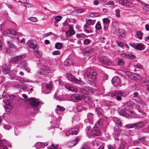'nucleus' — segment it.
<instances>
[{
    "mask_svg": "<svg viewBox=\"0 0 149 149\" xmlns=\"http://www.w3.org/2000/svg\"><path fill=\"white\" fill-rule=\"evenodd\" d=\"M19 64L21 66V68H23L27 72H29L30 71V69L27 67V63L26 61L24 62H20Z\"/></svg>",
    "mask_w": 149,
    "mask_h": 149,
    "instance_id": "14",
    "label": "nucleus"
},
{
    "mask_svg": "<svg viewBox=\"0 0 149 149\" xmlns=\"http://www.w3.org/2000/svg\"><path fill=\"white\" fill-rule=\"evenodd\" d=\"M76 36L79 40H81L84 39L86 37V35L83 34H77Z\"/></svg>",
    "mask_w": 149,
    "mask_h": 149,
    "instance_id": "26",
    "label": "nucleus"
},
{
    "mask_svg": "<svg viewBox=\"0 0 149 149\" xmlns=\"http://www.w3.org/2000/svg\"><path fill=\"white\" fill-rule=\"evenodd\" d=\"M99 61L101 63L105 65H109L111 63L109 59L107 57L105 56L100 57L99 59Z\"/></svg>",
    "mask_w": 149,
    "mask_h": 149,
    "instance_id": "9",
    "label": "nucleus"
},
{
    "mask_svg": "<svg viewBox=\"0 0 149 149\" xmlns=\"http://www.w3.org/2000/svg\"><path fill=\"white\" fill-rule=\"evenodd\" d=\"M69 132H70L72 134H74L76 135L79 132V130L77 128H72L69 130Z\"/></svg>",
    "mask_w": 149,
    "mask_h": 149,
    "instance_id": "21",
    "label": "nucleus"
},
{
    "mask_svg": "<svg viewBox=\"0 0 149 149\" xmlns=\"http://www.w3.org/2000/svg\"><path fill=\"white\" fill-rule=\"evenodd\" d=\"M96 22L95 20L88 19L86 22V23L89 25L92 24L93 25Z\"/></svg>",
    "mask_w": 149,
    "mask_h": 149,
    "instance_id": "30",
    "label": "nucleus"
},
{
    "mask_svg": "<svg viewBox=\"0 0 149 149\" xmlns=\"http://www.w3.org/2000/svg\"><path fill=\"white\" fill-rule=\"evenodd\" d=\"M2 97H4L3 102L5 103V106H7L9 104V103L8 102L9 100L8 99H6V98L5 96L4 97L3 95H2L1 96H0V99H1Z\"/></svg>",
    "mask_w": 149,
    "mask_h": 149,
    "instance_id": "27",
    "label": "nucleus"
},
{
    "mask_svg": "<svg viewBox=\"0 0 149 149\" xmlns=\"http://www.w3.org/2000/svg\"><path fill=\"white\" fill-rule=\"evenodd\" d=\"M113 26L115 27H117L118 26V24L117 22H114L113 23Z\"/></svg>",
    "mask_w": 149,
    "mask_h": 149,
    "instance_id": "63",
    "label": "nucleus"
},
{
    "mask_svg": "<svg viewBox=\"0 0 149 149\" xmlns=\"http://www.w3.org/2000/svg\"><path fill=\"white\" fill-rule=\"evenodd\" d=\"M28 101L30 102L31 108L35 113H37L41 105L44 104L43 102H41L38 99L34 97L29 98L28 99Z\"/></svg>",
    "mask_w": 149,
    "mask_h": 149,
    "instance_id": "1",
    "label": "nucleus"
},
{
    "mask_svg": "<svg viewBox=\"0 0 149 149\" xmlns=\"http://www.w3.org/2000/svg\"><path fill=\"white\" fill-rule=\"evenodd\" d=\"M117 45L119 47H122L123 45V43L121 42L117 41Z\"/></svg>",
    "mask_w": 149,
    "mask_h": 149,
    "instance_id": "58",
    "label": "nucleus"
},
{
    "mask_svg": "<svg viewBox=\"0 0 149 149\" xmlns=\"http://www.w3.org/2000/svg\"><path fill=\"white\" fill-rule=\"evenodd\" d=\"M27 44L30 48L32 49L36 48L38 46L37 42L35 40H31L28 41L27 42Z\"/></svg>",
    "mask_w": 149,
    "mask_h": 149,
    "instance_id": "8",
    "label": "nucleus"
},
{
    "mask_svg": "<svg viewBox=\"0 0 149 149\" xmlns=\"http://www.w3.org/2000/svg\"><path fill=\"white\" fill-rule=\"evenodd\" d=\"M134 66L137 68L139 69H142V66L141 65L139 64H137L136 65H134Z\"/></svg>",
    "mask_w": 149,
    "mask_h": 149,
    "instance_id": "59",
    "label": "nucleus"
},
{
    "mask_svg": "<svg viewBox=\"0 0 149 149\" xmlns=\"http://www.w3.org/2000/svg\"><path fill=\"white\" fill-rule=\"evenodd\" d=\"M62 45V43L61 42H57L55 45V47L56 49H60L61 48Z\"/></svg>",
    "mask_w": 149,
    "mask_h": 149,
    "instance_id": "37",
    "label": "nucleus"
},
{
    "mask_svg": "<svg viewBox=\"0 0 149 149\" xmlns=\"http://www.w3.org/2000/svg\"><path fill=\"white\" fill-rule=\"evenodd\" d=\"M84 30L88 33H89L91 32L92 28L90 25L87 24L86 23L84 25Z\"/></svg>",
    "mask_w": 149,
    "mask_h": 149,
    "instance_id": "17",
    "label": "nucleus"
},
{
    "mask_svg": "<svg viewBox=\"0 0 149 149\" xmlns=\"http://www.w3.org/2000/svg\"><path fill=\"white\" fill-rule=\"evenodd\" d=\"M35 55L38 58H40L42 55V52L39 50H37L35 51Z\"/></svg>",
    "mask_w": 149,
    "mask_h": 149,
    "instance_id": "28",
    "label": "nucleus"
},
{
    "mask_svg": "<svg viewBox=\"0 0 149 149\" xmlns=\"http://www.w3.org/2000/svg\"><path fill=\"white\" fill-rule=\"evenodd\" d=\"M75 33L74 30L72 28H70L69 30L66 32L65 34L68 37H69L74 35Z\"/></svg>",
    "mask_w": 149,
    "mask_h": 149,
    "instance_id": "16",
    "label": "nucleus"
},
{
    "mask_svg": "<svg viewBox=\"0 0 149 149\" xmlns=\"http://www.w3.org/2000/svg\"><path fill=\"white\" fill-rule=\"evenodd\" d=\"M93 130L91 129V127L90 126H88L86 127V130L87 134L89 136V132H91Z\"/></svg>",
    "mask_w": 149,
    "mask_h": 149,
    "instance_id": "47",
    "label": "nucleus"
},
{
    "mask_svg": "<svg viewBox=\"0 0 149 149\" xmlns=\"http://www.w3.org/2000/svg\"><path fill=\"white\" fill-rule=\"evenodd\" d=\"M102 124V123L101 122V120H99L95 123V125L96 127H97L98 128Z\"/></svg>",
    "mask_w": 149,
    "mask_h": 149,
    "instance_id": "40",
    "label": "nucleus"
},
{
    "mask_svg": "<svg viewBox=\"0 0 149 149\" xmlns=\"http://www.w3.org/2000/svg\"><path fill=\"white\" fill-rule=\"evenodd\" d=\"M93 52V50L91 49L90 47L86 48L84 51V53L86 54L87 55L91 54Z\"/></svg>",
    "mask_w": 149,
    "mask_h": 149,
    "instance_id": "20",
    "label": "nucleus"
},
{
    "mask_svg": "<svg viewBox=\"0 0 149 149\" xmlns=\"http://www.w3.org/2000/svg\"><path fill=\"white\" fill-rule=\"evenodd\" d=\"M135 127L138 128H140L143 126L144 125V123L140 121L135 123Z\"/></svg>",
    "mask_w": 149,
    "mask_h": 149,
    "instance_id": "33",
    "label": "nucleus"
},
{
    "mask_svg": "<svg viewBox=\"0 0 149 149\" xmlns=\"http://www.w3.org/2000/svg\"><path fill=\"white\" fill-rule=\"evenodd\" d=\"M102 21L104 23V24L106 25V24H108L110 22V20L108 18H105L102 19Z\"/></svg>",
    "mask_w": 149,
    "mask_h": 149,
    "instance_id": "39",
    "label": "nucleus"
},
{
    "mask_svg": "<svg viewBox=\"0 0 149 149\" xmlns=\"http://www.w3.org/2000/svg\"><path fill=\"white\" fill-rule=\"evenodd\" d=\"M86 76L89 78V80L93 82L96 79L97 74L93 69H89L86 73Z\"/></svg>",
    "mask_w": 149,
    "mask_h": 149,
    "instance_id": "2",
    "label": "nucleus"
},
{
    "mask_svg": "<svg viewBox=\"0 0 149 149\" xmlns=\"http://www.w3.org/2000/svg\"><path fill=\"white\" fill-rule=\"evenodd\" d=\"M144 8L146 11H149V5L146 4L144 6Z\"/></svg>",
    "mask_w": 149,
    "mask_h": 149,
    "instance_id": "62",
    "label": "nucleus"
},
{
    "mask_svg": "<svg viewBox=\"0 0 149 149\" xmlns=\"http://www.w3.org/2000/svg\"><path fill=\"white\" fill-rule=\"evenodd\" d=\"M25 57L24 54H22L11 58L10 59V61L11 63L15 64L20 61L21 60L24 58Z\"/></svg>",
    "mask_w": 149,
    "mask_h": 149,
    "instance_id": "4",
    "label": "nucleus"
},
{
    "mask_svg": "<svg viewBox=\"0 0 149 149\" xmlns=\"http://www.w3.org/2000/svg\"><path fill=\"white\" fill-rule=\"evenodd\" d=\"M29 19L33 22H36L38 21L37 18L34 17H30Z\"/></svg>",
    "mask_w": 149,
    "mask_h": 149,
    "instance_id": "51",
    "label": "nucleus"
},
{
    "mask_svg": "<svg viewBox=\"0 0 149 149\" xmlns=\"http://www.w3.org/2000/svg\"><path fill=\"white\" fill-rule=\"evenodd\" d=\"M91 15L93 17H97L100 16V14L97 13H91Z\"/></svg>",
    "mask_w": 149,
    "mask_h": 149,
    "instance_id": "50",
    "label": "nucleus"
},
{
    "mask_svg": "<svg viewBox=\"0 0 149 149\" xmlns=\"http://www.w3.org/2000/svg\"><path fill=\"white\" fill-rule=\"evenodd\" d=\"M128 56V58H129L133 59L136 58V56L133 55L129 54Z\"/></svg>",
    "mask_w": 149,
    "mask_h": 149,
    "instance_id": "54",
    "label": "nucleus"
},
{
    "mask_svg": "<svg viewBox=\"0 0 149 149\" xmlns=\"http://www.w3.org/2000/svg\"><path fill=\"white\" fill-rule=\"evenodd\" d=\"M112 83L114 86H116L120 84L121 82L118 76L114 77L111 80Z\"/></svg>",
    "mask_w": 149,
    "mask_h": 149,
    "instance_id": "11",
    "label": "nucleus"
},
{
    "mask_svg": "<svg viewBox=\"0 0 149 149\" xmlns=\"http://www.w3.org/2000/svg\"><path fill=\"white\" fill-rule=\"evenodd\" d=\"M138 75L137 74L134 73H132L131 77L132 78H130L133 79L134 80H137V79L138 78Z\"/></svg>",
    "mask_w": 149,
    "mask_h": 149,
    "instance_id": "45",
    "label": "nucleus"
},
{
    "mask_svg": "<svg viewBox=\"0 0 149 149\" xmlns=\"http://www.w3.org/2000/svg\"><path fill=\"white\" fill-rule=\"evenodd\" d=\"M40 72L42 74L47 76L50 72L49 68L47 66H42Z\"/></svg>",
    "mask_w": 149,
    "mask_h": 149,
    "instance_id": "5",
    "label": "nucleus"
},
{
    "mask_svg": "<svg viewBox=\"0 0 149 149\" xmlns=\"http://www.w3.org/2000/svg\"><path fill=\"white\" fill-rule=\"evenodd\" d=\"M79 100H84L87 97L86 95H84L83 93H81L79 94Z\"/></svg>",
    "mask_w": 149,
    "mask_h": 149,
    "instance_id": "38",
    "label": "nucleus"
},
{
    "mask_svg": "<svg viewBox=\"0 0 149 149\" xmlns=\"http://www.w3.org/2000/svg\"><path fill=\"white\" fill-rule=\"evenodd\" d=\"M65 86L66 88L69 91H72L74 92L78 91V90L76 88L70 85L66 84L65 85Z\"/></svg>",
    "mask_w": 149,
    "mask_h": 149,
    "instance_id": "15",
    "label": "nucleus"
},
{
    "mask_svg": "<svg viewBox=\"0 0 149 149\" xmlns=\"http://www.w3.org/2000/svg\"><path fill=\"white\" fill-rule=\"evenodd\" d=\"M66 77L69 80L75 82L77 83H79L81 82L80 79H78L75 78V76L70 74L66 75Z\"/></svg>",
    "mask_w": 149,
    "mask_h": 149,
    "instance_id": "7",
    "label": "nucleus"
},
{
    "mask_svg": "<svg viewBox=\"0 0 149 149\" xmlns=\"http://www.w3.org/2000/svg\"><path fill=\"white\" fill-rule=\"evenodd\" d=\"M120 10L119 9H116V14L117 17H120Z\"/></svg>",
    "mask_w": 149,
    "mask_h": 149,
    "instance_id": "53",
    "label": "nucleus"
},
{
    "mask_svg": "<svg viewBox=\"0 0 149 149\" xmlns=\"http://www.w3.org/2000/svg\"><path fill=\"white\" fill-rule=\"evenodd\" d=\"M128 55H129V54H127L125 53H122L121 54V56L122 57H124L126 58H128Z\"/></svg>",
    "mask_w": 149,
    "mask_h": 149,
    "instance_id": "61",
    "label": "nucleus"
},
{
    "mask_svg": "<svg viewBox=\"0 0 149 149\" xmlns=\"http://www.w3.org/2000/svg\"><path fill=\"white\" fill-rule=\"evenodd\" d=\"M35 146L36 149H39L41 147H44L41 142L37 143L35 145Z\"/></svg>",
    "mask_w": 149,
    "mask_h": 149,
    "instance_id": "32",
    "label": "nucleus"
},
{
    "mask_svg": "<svg viewBox=\"0 0 149 149\" xmlns=\"http://www.w3.org/2000/svg\"><path fill=\"white\" fill-rule=\"evenodd\" d=\"M124 61L120 58H119L118 61V65L120 66L123 65L124 64Z\"/></svg>",
    "mask_w": 149,
    "mask_h": 149,
    "instance_id": "43",
    "label": "nucleus"
},
{
    "mask_svg": "<svg viewBox=\"0 0 149 149\" xmlns=\"http://www.w3.org/2000/svg\"><path fill=\"white\" fill-rule=\"evenodd\" d=\"M6 42L7 45L9 48H16V46L11 42L10 41H7Z\"/></svg>",
    "mask_w": 149,
    "mask_h": 149,
    "instance_id": "23",
    "label": "nucleus"
},
{
    "mask_svg": "<svg viewBox=\"0 0 149 149\" xmlns=\"http://www.w3.org/2000/svg\"><path fill=\"white\" fill-rule=\"evenodd\" d=\"M46 87L49 90H51L53 88V85L52 84V82H50L49 83H47L46 85Z\"/></svg>",
    "mask_w": 149,
    "mask_h": 149,
    "instance_id": "29",
    "label": "nucleus"
},
{
    "mask_svg": "<svg viewBox=\"0 0 149 149\" xmlns=\"http://www.w3.org/2000/svg\"><path fill=\"white\" fill-rule=\"evenodd\" d=\"M62 18V17L60 16H56L55 17V19L56 21L57 22L59 21Z\"/></svg>",
    "mask_w": 149,
    "mask_h": 149,
    "instance_id": "55",
    "label": "nucleus"
},
{
    "mask_svg": "<svg viewBox=\"0 0 149 149\" xmlns=\"http://www.w3.org/2000/svg\"><path fill=\"white\" fill-rule=\"evenodd\" d=\"M2 69L3 72L4 74H6L8 73L9 69L6 65H3L2 66Z\"/></svg>",
    "mask_w": 149,
    "mask_h": 149,
    "instance_id": "22",
    "label": "nucleus"
},
{
    "mask_svg": "<svg viewBox=\"0 0 149 149\" xmlns=\"http://www.w3.org/2000/svg\"><path fill=\"white\" fill-rule=\"evenodd\" d=\"M80 139L81 137L77 136L75 139L72 140V144H70V143H67V145L70 147H72L76 145L80 141Z\"/></svg>",
    "mask_w": 149,
    "mask_h": 149,
    "instance_id": "12",
    "label": "nucleus"
},
{
    "mask_svg": "<svg viewBox=\"0 0 149 149\" xmlns=\"http://www.w3.org/2000/svg\"><path fill=\"white\" fill-rule=\"evenodd\" d=\"M132 73L130 71H128L125 72V74L128 77L130 78H132Z\"/></svg>",
    "mask_w": 149,
    "mask_h": 149,
    "instance_id": "46",
    "label": "nucleus"
},
{
    "mask_svg": "<svg viewBox=\"0 0 149 149\" xmlns=\"http://www.w3.org/2000/svg\"><path fill=\"white\" fill-rule=\"evenodd\" d=\"M96 112L98 114H100L102 113V109L100 107H97L96 108Z\"/></svg>",
    "mask_w": 149,
    "mask_h": 149,
    "instance_id": "48",
    "label": "nucleus"
},
{
    "mask_svg": "<svg viewBox=\"0 0 149 149\" xmlns=\"http://www.w3.org/2000/svg\"><path fill=\"white\" fill-rule=\"evenodd\" d=\"M130 45L134 48L135 49L138 50H143L145 48V45L141 43L135 44L134 43H130Z\"/></svg>",
    "mask_w": 149,
    "mask_h": 149,
    "instance_id": "3",
    "label": "nucleus"
},
{
    "mask_svg": "<svg viewBox=\"0 0 149 149\" xmlns=\"http://www.w3.org/2000/svg\"><path fill=\"white\" fill-rule=\"evenodd\" d=\"M123 96L122 93L119 92H115L112 94L111 96L116 97L117 95Z\"/></svg>",
    "mask_w": 149,
    "mask_h": 149,
    "instance_id": "34",
    "label": "nucleus"
},
{
    "mask_svg": "<svg viewBox=\"0 0 149 149\" xmlns=\"http://www.w3.org/2000/svg\"><path fill=\"white\" fill-rule=\"evenodd\" d=\"M81 149H90L89 147L86 144H84L81 147Z\"/></svg>",
    "mask_w": 149,
    "mask_h": 149,
    "instance_id": "57",
    "label": "nucleus"
},
{
    "mask_svg": "<svg viewBox=\"0 0 149 149\" xmlns=\"http://www.w3.org/2000/svg\"><path fill=\"white\" fill-rule=\"evenodd\" d=\"M119 3L121 5L130 6L132 5L131 3L127 0H118Z\"/></svg>",
    "mask_w": 149,
    "mask_h": 149,
    "instance_id": "13",
    "label": "nucleus"
},
{
    "mask_svg": "<svg viewBox=\"0 0 149 149\" xmlns=\"http://www.w3.org/2000/svg\"><path fill=\"white\" fill-rule=\"evenodd\" d=\"M139 141L140 142H142L143 144L147 145L148 143V141L144 137H142L139 139Z\"/></svg>",
    "mask_w": 149,
    "mask_h": 149,
    "instance_id": "24",
    "label": "nucleus"
},
{
    "mask_svg": "<svg viewBox=\"0 0 149 149\" xmlns=\"http://www.w3.org/2000/svg\"><path fill=\"white\" fill-rule=\"evenodd\" d=\"M86 89L87 92L88 93L91 94H93V91L91 87H88V88H86Z\"/></svg>",
    "mask_w": 149,
    "mask_h": 149,
    "instance_id": "42",
    "label": "nucleus"
},
{
    "mask_svg": "<svg viewBox=\"0 0 149 149\" xmlns=\"http://www.w3.org/2000/svg\"><path fill=\"white\" fill-rule=\"evenodd\" d=\"M120 115L123 116H126L127 115L126 113V111L125 110H122L120 111Z\"/></svg>",
    "mask_w": 149,
    "mask_h": 149,
    "instance_id": "52",
    "label": "nucleus"
},
{
    "mask_svg": "<svg viewBox=\"0 0 149 149\" xmlns=\"http://www.w3.org/2000/svg\"><path fill=\"white\" fill-rule=\"evenodd\" d=\"M134 103L132 101H129L126 102L125 104V107L127 106L132 108L133 107Z\"/></svg>",
    "mask_w": 149,
    "mask_h": 149,
    "instance_id": "19",
    "label": "nucleus"
},
{
    "mask_svg": "<svg viewBox=\"0 0 149 149\" xmlns=\"http://www.w3.org/2000/svg\"><path fill=\"white\" fill-rule=\"evenodd\" d=\"M136 35L138 38L139 39H141L142 38L143 33L140 31H138L136 32Z\"/></svg>",
    "mask_w": 149,
    "mask_h": 149,
    "instance_id": "36",
    "label": "nucleus"
},
{
    "mask_svg": "<svg viewBox=\"0 0 149 149\" xmlns=\"http://www.w3.org/2000/svg\"><path fill=\"white\" fill-rule=\"evenodd\" d=\"M52 54L54 55H58L60 54V51L58 50H56L53 52Z\"/></svg>",
    "mask_w": 149,
    "mask_h": 149,
    "instance_id": "60",
    "label": "nucleus"
},
{
    "mask_svg": "<svg viewBox=\"0 0 149 149\" xmlns=\"http://www.w3.org/2000/svg\"><path fill=\"white\" fill-rule=\"evenodd\" d=\"M7 33L8 34H12V35L15 36L17 34L14 31L11 30H8L6 32L5 31L4 32V33L5 34V33Z\"/></svg>",
    "mask_w": 149,
    "mask_h": 149,
    "instance_id": "31",
    "label": "nucleus"
},
{
    "mask_svg": "<svg viewBox=\"0 0 149 149\" xmlns=\"http://www.w3.org/2000/svg\"><path fill=\"white\" fill-rule=\"evenodd\" d=\"M93 114L91 113H88L87 114V118H86L84 121L86 123H89L90 124H93Z\"/></svg>",
    "mask_w": 149,
    "mask_h": 149,
    "instance_id": "10",
    "label": "nucleus"
},
{
    "mask_svg": "<svg viewBox=\"0 0 149 149\" xmlns=\"http://www.w3.org/2000/svg\"><path fill=\"white\" fill-rule=\"evenodd\" d=\"M75 12L76 13H81L84 12V11L82 9H78L76 10H75Z\"/></svg>",
    "mask_w": 149,
    "mask_h": 149,
    "instance_id": "64",
    "label": "nucleus"
},
{
    "mask_svg": "<svg viewBox=\"0 0 149 149\" xmlns=\"http://www.w3.org/2000/svg\"><path fill=\"white\" fill-rule=\"evenodd\" d=\"M91 42V40L89 39H85L83 41V44L84 45H86L90 44Z\"/></svg>",
    "mask_w": 149,
    "mask_h": 149,
    "instance_id": "41",
    "label": "nucleus"
},
{
    "mask_svg": "<svg viewBox=\"0 0 149 149\" xmlns=\"http://www.w3.org/2000/svg\"><path fill=\"white\" fill-rule=\"evenodd\" d=\"M125 110L126 111V113L127 115L130 114L132 111V109L131 108L127 106L125 107Z\"/></svg>",
    "mask_w": 149,
    "mask_h": 149,
    "instance_id": "25",
    "label": "nucleus"
},
{
    "mask_svg": "<svg viewBox=\"0 0 149 149\" xmlns=\"http://www.w3.org/2000/svg\"><path fill=\"white\" fill-rule=\"evenodd\" d=\"M71 100L74 102H76L77 101L80 100L79 98V94L72 95L71 97Z\"/></svg>",
    "mask_w": 149,
    "mask_h": 149,
    "instance_id": "18",
    "label": "nucleus"
},
{
    "mask_svg": "<svg viewBox=\"0 0 149 149\" xmlns=\"http://www.w3.org/2000/svg\"><path fill=\"white\" fill-rule=\"evenodd\" d=\"M101 134L99 129L97 127H94L93 130L89 132V136H100Z\"/></svg>",
    "mask_w": 149,
    "mask_h": 149,
    "instance_id": "6",
    "label": "nucleus"
},
{
    "mask_svg": "<svg viewBox=\"0 0 149 149\" xmlns=\"http://www.w3.org/2000/svg\"><path fill=\"white\" fill-rule=\"evenodd\" d=\"M106 104L107 106L109 107L111 106L113 104V103L110 101L107 102Z\"/></svg>",
    "mask_w": 149,
    "mask_h": 149,
    "instance_id": "56",
    "label": "nucleus"
},
{
    "mask_svg": "<svg viewBox=\"0 0 149 149\" xmlns=\"http://www.w3.org/2000/svg\"><path fill=\"white\" fill-rule=\"evenodd\" d=\"M125 127L128 128H132L135 127V123L134 124H129L126 125Z\"/></svg>",
    "mask_w": 149,
    "mask_h": 149,
    "instance_id": "49",
    "label": "nucleus"
},
{
    "mask_svg": "<svg viewBox=\"0 0 149 149\" xmlns=\"http://www.w3.org/2000/svg\"><path fill=\"white\" fill-rule=\"evenodd\" d=\"M95 28L97 30H99L101 29L102 26L99 22H97L96 24Z\"/></svg>",
    "mask_w": 149,
    "mask_h": 149,
    "instance_id": "35",
    "label": "nucleus"
},
{
    "mask_svg": "<svg viewBox=\"0 0 149 149\" xmlns=\"http://www.w3.org/2000/svg\"><path fill=\"white\" fill-rule=\"evenodd\" d=\"M56 110L57 111H63L65 110V108H64L63 107H61L60 106L58 105L57 106Z\"/></svg>",
    "mask_w": 149,
    "mask_h": 149,
    "instance_id": "44",
    "label": "nucleus"
}]
</instances>
